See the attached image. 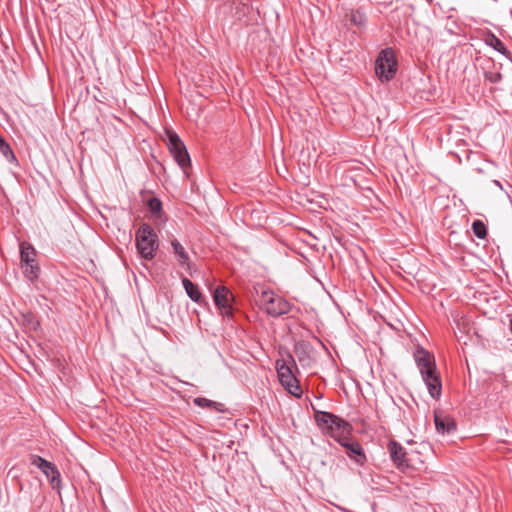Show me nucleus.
I'll return each instance as SVG.
<instances>
[{
	"label": "nucleus",
	"instance_id": "b1692460",
	"mask_svg": "<svg viewBox=\"0 0 512 512\" xmlns=\"http://www.w3.org/2000/svg\"><path fill=\"white\" fill-rule=\"evenodd\" d=\"M472 224L478 225V224H483V222L481 220H475V221H473Z\"/></svg>",
	"mask_w": 512,
	"mask_h": 512
},
{
	"label": "nucleus",
	"instance_id": "6ab92c4d",
	"mask_svg": "<svg viewBox=\"0 0 512 512\" xmlns=\"http://www.w3.org/2000/svg\"><path fill=\"white\" fill-rule=\"evenodd\" d=\"M30 462L32 465L36 466L41 471H43L44 469H52V462H49L38 455H31Z\"/></svg>",
	"mask_w": 512,
	"mask_h": 512
},
{
	"label": "nucleus",
	"instance_id": "f8f14e48",
	"mask_svg": "<svg viewBox=\"0 0 512 512\" xmlns=\"http://www.w3.org/2000/svg\"><path fill=\"white\" fill-rule=\"evenodd\" d=\"M231 298L232 295L230 291L224 286H218L213 294V299L216 306L219 309L225 311V313H228L231 309Z\"/></svg>",
	"mask_w": 512,
	"mask_h": 512
},
{
	"label": "nucleus",
	"instance_id": "20e7f679",
	"mask_svg": "<svg viewBox=\"0 0 512 512\" xmlns=\"http://www.w3.org/2000/svg\"><path fill=\"white\" fill-rule=\"evenodd\" d=\"M19 246L20 260L24 275L33 282L38 279L40 273V267L36 261V250L26 241H22Z\"/></svg>",
	"mask_w": 512,
	"mask_h": 512
},
{
	"label": "nucleus",
	"instance_id": "412c9836",
	"mask_svg": "<svg viewBox=\"0 0 512 512\" xmlns=\"http://www.w3.org/2000/svg\"><path fill=\"white\" fill-rule=\"evenodd\" d=\"M491 46L498 52H500L501 54L505 55L507 54V48L505 47V45L503 44V42L498 39L497 37L493 36L492 37V40H491Z\"/></svg>",
	"mask_w": 512,
	"mask_h": 512
},
{
	"label": "nucleus",
	"instance_id": "2eb2a0df",
	"mask_svg": "<svg viewBox=\"0 0 512 512\" xmlns=\"http://www.w3.org/2000/svg\"><path fill=\"white\" fill-rule=\"evenodd\" d=\"M183 287L192 301L198 302L202 296L199 288L188 278L182 279Z\"/></svg>",
	"mask_w": 512,
	"mask_h": 512
},
{
	"label": "nucleus",
	"instance_id": "f3484780",
	"mask_svg": "<svg viewBox=\"0 0 512 512\" xmlns=\"http://www.w3.org/2000/svg\"><path fill=\"white\" fill-rule=\"evenodd\" d=\"M0 152L9 163L18 165L17 158L8 142L0 135Z\"/></svg>",
	"mask_w": 512,
	"mask_h": 512
},
{
	"label": "nucleus",
	"instance_id": "7ed1b4c3",
	"mask_svg": "<svg viewBox=\"0 0 512 512\" xmlns=\"http://www.w3.org/2000/svg\"><path fill=\"white\" fill-rule=\"evenodd\" d=\"M158 247V236L152 226H140L136 232V248L141 257L152 260Z\"/></svg>",
	"mask_w": 512,
	"mask_h": 512
},
{
	"label": "nucleus",
	"instance_id": "a211bd4d",
	"mask_svg": "<svg viewBox=\"0 0 512 512\" xmlns=\"http://www.w3.org/2000/svg\"><path fill=\"white\" fill-rule=\"evenodd\" d=\"M171 244L173 247V251L177 256V260H178L179 264L180 265L187 264L189 261V257L187 255V253L185 252L184 247L177 240H173Z\"/></svg>",
	"mask_w": 512,
	"mask_h": 512
},
{
	"label": "nucleus",
	"instance_id": "ddd939ff",
	"mask_svg": "<svg viewBox=\"0 0 512 512\" xmlns=\"http://www.w3.org/2000/svg\"><path fill=\"white\" fill-rule=\"evenodd\" d=\"M144 203L148 208V211L156 220L162 219V203L159 198L149 196L148 198H144Z\"/></svg>",
	"mask_w": 512,
	"mask_h": 512
},
{
	"label": "nucleus",
	"instance_id": "dca6fc26",
	"mask_svg": "<svg viewBox=\"0 0 512 512\" xmlns=\"http://www.w3.org/2000/svg\"><path fill=\"white\" fill-rule=\"evenodd\" d=\"M42 473L47 477L52 488L56 489V488L60 487V483H61L60 472L53 463H52V469H44L42 471Z\"/></svg>",
	"mask_w": 512,
	"mask_h": 512
},
{
	"label": "nucleus",
	"instance_id": "9b49d317",
	"mask_svg": "<svg viewBox=\"0 0 512 512\" xmlns=\"http://www.w3.org/2000/svg\"><path fill=\"white\" fill-rule=\"evenodd\" d=\"M434 422L438 433L451 434L456 431L455 420L452 417L443 414L442 412L435 411Z\"/></svg>",
	"mask_w": 512,
	"mask_h": 512
},
{
	"label": "nucleus",
	"instance_id": "4468645a",
	"mask_svg": "<svg viewBox=\"0 0 512 512\" xmlns=\"http://www.w3.org/2000/svg\"><path fill=\"white\" fill-rule=\"evenodd\" d=\"M194 404L198 407L211 409L216 412H224L225 411V405L223 403L215 402V401H212V400L204 398V397L195 398Z\"/></svg>",
	"mask_w": 512,
	"mask_h": 512
},
{
	"label": "nucleus",
	"instance_id": "aec40b11",
	"mask_svg": "<svg viewBox=\"0 0 512 512\" xmlns=\"http://www.w3.org/2000/svg\"><path fill=\"white\" fill-rule=\"evenodd\" d=\"M350 21L358 26V27H362L365 25L366 23V17L364 15V13L356 10V11H352L351 12V15H350Z\"/></svg>",
	"mask_w": 512,
	"mask_h": 512
},
{
	"label": "nucleus",
	"instance_id": "5701e85b",
	"mask_svg": "<svg viewBox=\"0 0 512 512\" xmlns=\"http://www.w3.org/2000/svg\"><path fill=\"white\" fill-rule=\"evenodd\" d=\"M485 75H486V79L492 83H497L502 78L500 73H486Z\"/></svg>",
	"mask_w": 512,
	"mask_h": 512
},
{
	"label": "nucleus",
	"instance_id": "f257e3e1",
	"mask_svg": "<svg viewBox=\"0 0 512 512\" xmlns=\"http://www.w3.org/2000/svg\"><path fill=\"white\" fill-rule=\"evenodd\" d=\"M414 360L430 396L434 399H439L442 392V384L433 354L420 347L414 352Z\"/></svg>",
	"mask_w": 512,
	"mask_h": 512
},
{
	"label": "nucleus",
	"instance_id": "6e6552de",
	"mask_svg": "<svg viewBox=\"0 0 512 512\" xmlns=\"http://www.w3.org/2000/svg\"><path fill=\"white\" fill-rule=\"evenodd\" d=\"M277 374L281 385L292 395L301 397L302 389L298 384V380L293 375L291 368L284 362L277 361Z\"/></svg>",
	"mask_w": 512,
	"mask_h": 512
},
{
	"label": "nucleus",
	"instance_id": "0eeeda50",
	"mask_svg": "<svg viewBox=\"0 0 512 512\" xmlns=\"http://www.w3.org/2000/svg\"><path fill=\"white\" fill-rule=\"evenodd\" d=\"M263 307L272 317H279L290 312L291 304L271 291L262 292Z\"/></svg>",
	"mask_w": 512,
	"mask_h": 512
},
{
	"label": "nucleus",
	"instance_id": "1a4fd4ad",
	"mask_svg": "<svg viewBox=\"0 0 512 512\" xmlns=\"http://www.w3.org/2000/svg\"><path fill=\"white\" fill-rule=\"evenodd\" d=\"M388 451L392 462L398 469L403 471L410 467L407 452L401 444L391 441L388 444Z\"/></svg>",
	"mask_w": 512,
	"mask_h": 512
},
{
	"label": "nucleus",
	"instance_id": "4be33fe9",
	"mask_svg": "<svg viewBox=\"0 0 512 512\" xmlns=\"http://www.w3.org/2000/svg\"><path fill=\"white\" fill-rule=\"evenodd\" d=\"M471 228L479 239H484L487 236V226H471Z\"/></svg>",
	"mask_w": 512,
	"mask_h": 512
},
{
	"label": "nucleus",
	"instance_id": "393cba45",
	"mask_svg": "<svg viewBox=\"0 0 512 512\" xmlns=\"http://www.w3.org/2000/svg\"><path fill=\"white\" fill-rule=\"evenodd\" d=\"M494 183H495L497 186H499V187H501V188H502V186H501V184H500V182H499V181L495 180V181H494Z\"/></svg>",
	"mask_w": 512,
	"mask_h": 512
},
{
	"label": "nucleus",
	"instance_id": "39448f33",
	"mask_svg": "<svg viewBox=\"0 0 512 512\" xmlns=\"http://www.w3.org/2000/svg\"><path fill=\"white\" fill-rule=\"evenodd\" d=\"M397 71V60L391 48L382 50L375 61V72L382 81L391 80Z\"/></svg>",
	"mask_w": 512,
	"mask_h": 512
},
{
	"label": "nucleus",
	"instance_id": "9d476101",
	"mask_svg": "<svg viewBox=\"0 0 512 512\" xmlns=\"http://www.w3.org/2000/svg\"><path fill=\"white\" fill-rule=\"evenodd\" d=\"M340 444L346 449L347 455L356 463L363 465L366 462L365 453L359 442L351 440L350 437H348Z\"/></svg>",
	"mask_w": 512,
	"mask_h": 512
},
{
	"label": "nucleus",
	"instance_id": "f03ea898",
	"mask_svg": "<svg viewBox=\"0 0 512 512\" xmlns=\"http://www.w3.org/2000/svg\"><path fill=\"white\" fill-rule=\"evenodd\" d=\"M317 425L328 435L341 443L347 439L352 431V426L339 416L325 411H315Z\"/></svg>",
	"mask_w": 512,
	"mask_h": 512
},
{
	"label": "nucleus",
	"instance_id": "423d86ee",
	"mask_svg": "<svg viewBox=\"0 0 512 512\" xmlns=\"http://www.w3.org/2000/svg\"><path fill=\"white\" fill-rule=\"evenodd\" d=\"M166 135L168 138L167 146L169 148L170 153L172 154L173 158L180 166V168L183 170V172L187 174V169L190 166V156L187 152L184 143L179 138V136L173 131L167 130Z\"/></svg>",
	"mask_w": 512,
	"mask_h": 512
}]
</instances>
